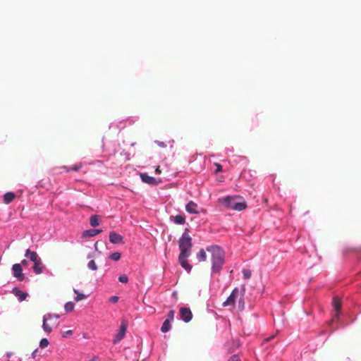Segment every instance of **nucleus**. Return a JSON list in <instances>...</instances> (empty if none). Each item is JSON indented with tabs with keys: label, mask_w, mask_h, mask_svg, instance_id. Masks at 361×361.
<instances>
[{
	"label": "nucleus",
	"mask_w": 361,
	"mask_h": 361,
	"mask_svg": "<svg viewBox=\"0 0 361 361\" xmlns=\"http://www.w3.org/2000/svg\"><path fill=\"white\" fill-rule=\"evenodd\" d=\"M189 229L185 228L181 237L178 240V247L180 254L178 256V262L180 265L188 272L190 273L192 270V265L187 261L191 255V248L192 247V238L188 234Z\"/></svg>",
	"instance_id": "1"
},
{
	"label": "nucleus",
	"mask_w": 361,
	"mask_h": 361,
	"mask_svg": "<svg viewBox=\"0 0 361 361\" xmlns=\"http://www.w3.org/2000/svg\"><path fill=\"white\" fill-rule=\"evenodd\" d=\"M206 251L211 254V277L219 276L226 263V252L217 245L207 246Z\"/></svg>",
	"instance_id": "2"
},
{
	"label": "nucleus",
	"mask_w": 361,
	"mask_h": 361,
	"mask_svg": "<svg viewBox=\"0 0 361 361\" xmlns=\"http://www.w3.org/2000/svg\"><path fill=\"white\" fill-rule=\"evenodd\" d=\"M219 203L223 207L235 211H243L247 207L246 202L239 195H227L219 198Z\"/></svg>",
	"instance_id": "3"
},
{
	"label": "nucleus",
	"mask_w": 361,
	"mask_h": 361,
	"mask_svg": "<svg viewBox=\"0 0 361 361\" xmlns=\"http://www.w3.org/2000/svg\"><path fill=\"white\" fill-rule=\"evenodd\" d=\"M333 310L331 312L332 318L329 321V324L336 323L338 326H344L347 324L345 322L344 317H345L341 311L342 303L338 296H334L332 300Z\"/></svg>",
	"instance_id": "4"
},
{
	"label": "nucleus",
	"mask_w": 361,
	"mask_h": 361,
	"mask_svg": "<svg viewBox=\"0 0 361 361\" xmlns=\"http://www.w3.org/2000/svg\"><path fill=\"white\" fill-rule=\"evenodd\" d=\"M60 316L58 314L51 313H47L43 316L42 329L46 334H49L52 331L51 326L47 323V322L49 321L51 325H55L56 324V320Z\"/></svg>",
	"instance_id": "5"
},
{
	"label": "nucleus",
	"mask_w": 361,
	"mask_h": 361,
	"mask_svg": "<svg viewBox=\"0 0 361 361\" xmlns=\"http://www.w3.org/2000/svg\"><path fill=\"white\" fill-rule=\"evenodd\" d=\"M127 330V323L125 321H122L121 322L120 329L118 331L116 334L114 339L113 343L114 344L118 343L120 342L125 336L126 334Z\"/></svg>",
	"instance_id": "6"
},
{
	"label": "nucleus",
	"mask_w": 361,
	"mask_h": 361,
	"mask_svg": "<svg viewBox=\"0 0 361 361\" xmlns=\"http://www.w3.org/2000/svg\"><path fill=\"white\" fill-rule=\"evenodd\" d=\"M180 319L185 323L190 322L192 319V313L189 307H181L179 310Z\"/></svg>",
	"instance_id": "7"
},
{
	"label": "nucleus",
	"mask_w": 361,
	"mask_h": 361,
	"mask_svg": "<svg viewBox=\"0 0 361 361\" xmlns=\"http://www.w3.org/2000/svg\"><path fill=\"white\" fill-rule=\"evenodd\" d=\"M12 274L13 276L19 281H23L25 279V276L23 274V268L20 264H14L12 266Z\"/></svg>",
	"instance_id": "8"
},
{
	"label": "nucleus",
	"mask_w": 361,
	"mask_h": 361,
	"mask_svg": "<svg viewBox=\"0 0 361 361\" xmlns=\"http://www.w3.org/2000/svg\"><path fill=\"white\" fill-rule=\"evenodd\" d=\"M238 292H239L238 288H235L232 290L230 295L227 298L226 301H224L223 302V306L226 307V306H229V305H233L235 304V300L238 295Z\"/></svg>",
	"instance_id": "9"
},
{
	"label": "nucleus",
	"mask_w": 361,
	"mask_h": 361,
	"mask_svg": "<svg viewBox=\"0 0 361 361\" xmlns=\"http://www.w3.org/2000/svg\"><path fill=\"white\" fill-rule=\"evenodd\" d=\"M109 241L113 244H121L123 243V237L112 231L109 233Z\"/></svg>",
	"instance_id": "10"
},
{
	"label": "nucleus",
	"mask_w": 361,
	"mask_h": 361,
	"mask_svg": "<svg viewBox=\"0 0 361 361\" xmlns=\"http://www.w3.org/2000/svg\"><path fill=\"white\" fill-rule=\"evenodd\" d=\"M140 176L141 180L143 183H147L150 185H155L157 183V179L154 177L149 176L146 173H141L140 174Z\"/></svg>",
	"instance_id": "11"
},
{
	"label": "nucleus",
	"mask_w": 361,
	"mask_h": 361,
	"mask_svg": "<svg viewBox=\"0 0 361 361\" xmlns=\"http://www.w3.org/2000/svg\"><path fill=\"white\" fill-rule=\"evenodd\" d=\"M102 232V229L101 228H90L85 230L82 233V238H92L95 236L96 235Z\"/></svg>",
	"instance_id": "12"
},
{
	"label": "nucleus",
	"mask_w": 361,
	"mask_h": 361,
	"mask_svg": "<svg viewBox=\"0 0 361 361\" xmlns=\"http://www.w3.org/2000/svg\"><path fill=\"white\" fill-rule=\"evenodd\" d=\"M11 292L15 296L18 297L20 302L25 300L28 296L27 293L22 291L18 287H14Z\"/></svg>",
	"instance_id": "13"
},
{
	"label": "nucleus",
	"mask_w": 361,
	"mask_h": 361,
	"mask_svg": "<svg viewBox=\"0 0 361 361\" xmlns=\"http://www.w3.org/2000/svg\"><path fill=\"white\" fill-rule=\"evenodd\" d=\"M197 204L195 203L193 201H190L185 205V210L189 214H199V211L197 210Z\"/></svg>",
	"instance_id": "14"
},
{
	"label": "nucleus",
	"mask_w": 361,
	"mask_h": 361,
	"mask_svg": "<svg viewBox=\"0 0 361 361\" xmlns=\"http://www.w3.org/2000/svg\"><path fill=\"white\" fill-rule=\"evenodd\" d=\"M34 266L32 267L33 271L35 274H40L43 271L44 267L42 265L41 258H38L35 262H33Z\"/></svg>",
	"instance_id": "15"
},
{
	"label": "nucleus",
	"mask_w": 361,
	"mask_h": 361,
	"mask_svg": "<svg viewBox=\"0 0 361 361\" xmlns=\"http://www.w3.org/2000/svg\"><path fill=\"white\" fill-rule=\"evenodd\" d=\"M16 197L13 192H7L3 195V201L5 204H8L12 202Z\"/></svg>",
	"instance_id": "16"
},
{
	"label": "nucleus",
	"mask_w": 361,
	"mask_h": 361,
	"mask_svg": "<svg viewBox=\"0 0 361 361\" xmlns=\"http://www.w3.org/2000/svg\"><path fill=\"white\" fill-rule=\"evenodd\" d=\"M25 257L30 259V261L35 262L39 257L35 251H32L30 249L26 250Z\"/></svg>",
	"instance_id": "17"
},
{
	"label": "nucleus",
	"mask_w": 361,
	"mask_h": 361,
	"mask_svg": "<svg viewBox=\"0 0 361 361\" xmlns=\"http://www.w3.org/2000/svg\"><path fill=\"white\" fill-rule=\"evenodd\" d=\"M82 165L83 164L80 162L79 164L73 165L71 168H68L66 166H63L61 168L65 169L66 172H69L71 171H78L82 167Z\"/></svg>",
	"instance_id": "18"
},
{
	"label": "nucleus",
	"mask_w": 361,
	"mask_h": 361,
	"mask_svg": "<svg viewBox=\"0 0 361 361\" xmlns=\"http://www.w3.org/2000/svg\"><path fill=\"white\" fill-rule=\"evenodd\" d=\"M90 224L92 227L99 226L100 224L99 216L96 214L91 216L90 219Z\"/></svg>",
	"instance_id": "19"
},
{
	"label": "nucleus",
	"mask_w": 361,
	"mask_h": 361,
	"mask_svg": "<svg viewBox=\"0 0 361 361\" xmlns=\"http://www.w3.org/2000/svg\"><path fill=\"white\" fill-rule=\"evenodd\" d=\"M171 329V322L164 320L161 326V331L162 333H166L169 331Z\"/></svg>",
	"instance_id": "20"
},
{
	"label": "nucleus",
	"mask_w": 361,
	"mask_h": 361,
	"mask_svg": "<svg viewBox=\"0 0 361 361\" xmlns=\"http://www.w3.org/2000/svg\"><path fill=\"white\" fill-rule=\"evenodd\" d=\"M173 222L176 224L183 225L185 223V218L180 214H177L173 218Z\"/></svg>",
	"instance_id": "21"
},
{
	"label": "nucleus",
	"mask_w": 361,
	"mask_h": 361,
	"mask_svg": "<svg viewBox=\"0 0 361 361\" xmlns=\"http://www.w3.org/2000/svg\"><path fill=\"white\" fill-rule=\"evenodd\" d=\"M73 292L76 294V296L74 298V301L75 302H79L87 298V295L82 293H80L78 289L74 288Z\"/></svg>",
	"instance_id": "22"
},
{
	"label": "nucleus",
	"mask_w": 361,
	"mask_h": 361,
	"mask_svg": "<svg viewBox=\"0 0 361 361\" xmlns=\"http://www.w3.org/2000/svg\"><path fill=\"white\" fill-rule=\"evenodd\" d=\"M197 259L199 262H204L207 259V254L204 249H200L197 252Z\"/></svg>",
	"instance_id": "23"
},
{
	"label": "nucleus",
	"mask_w": 361,
	"mask_h": 361,
	"mask_svg": "<svg viewBox=\"0 0 361 361\" xmlns=\"http://www.w3.org/2000/svg\"><path fill=\"white\" fill-rule=\"evenodd\" d=\"M75 303L72 301L67 302L64 305V309L67 312H72L74 310Z\"/></svg>",
	"instance_id": "24"
},
{
	"label": "nucleus",
	"mask_w": 361,
	"mask_h": 361,
	"mask_svg": "<svg viewBox=\"0 0 361 361\" xmlns=\"http://www.w3.org/2000/svg\"><path fill=\"white\" fill-rule=\"evenodd\" d=\"M345 252H353L355 254H357L360 252H361V246L346 247Z\"/></svg>",
	"instance_id": "25"
},
{
	"label": "nucleus",
	"mask_w": 361,
	"mask_h": 361,
	"mask_svg": "<svg viewBox=\"0 0 361 361\" xmlns=\"http://www.w3.org/2000/svg\"><path fill=\"white\" fill-rule=\"evenodd\" d=\"M109 259H111V260L113 261H115V262H117L118 261L121 257V254L118 252H114L113 253H111L110 255H109Z\"/></svg>",
	"instance_id": "26"
},
{
	"label": "nucleus",
	"mask_w": 361,
	"mask_h": 361,
	"mask_svg": "<svg viewBox=\"0 0 361 361\" xmlns=\"http://www.w3.org/2000/svg\"><path fill=\"white\" fill-rule=\"evenodd\" d=\"M87 268L92 271H96L97 270V266L94 262V259H92L90 260L88 263H87Z\"/></svg>",
	"instance_id": "27"
},
{
	"label": "nucleus",
	"mask_w": 361,
	"mask_h": 361,
	"mask_svg": "<svg viewBox=\"0 0 361 361\" xmlns=\"http://www.w3.org/2000/svg\"><path fill=\"white\" fill-rule=\"evenodd\" d=\"M49 340L46 338H44L40 340L39 346L40 348H44L46 347H47L49 345Z\"/></svg>",
	"instance_id": "28"
},
{
	"label": "nucleus",
	"mask_w": 361,
	"mask_h": 361,
	"mask_svg": "<svg viewBox=\"0 0 361 361\" xmlns=\"http://www.w3.org/2000/svg\"><path fill=\"white\" fill-rule=\"evenodd\" d=\"M174 315L175 311L173 310H169L167 314V318L165 320L172 322L174 319Z\"/></svg>",
	"instance_id": "29"
},
{
	"label": "nucleus",
	"mask_w": 361,
	"mask_h": 361,
	"mask_svg": "<svg viewBox=\"0 0 361 361\" xmlns=\"http://www.w3.org/2000/svg\"><path fill=\"white\" fill-rule=\"evenodd\" d=\"M243 278L245 279H249L251 277L252 272L250 269H244L242 271Z\"/></svg>",
	"instance_id": "30"
},
{
	"label": "nucleus",
	"mask_w": 361,
	"mask_h": 361,
	"mask_svg": "<svg viewBox=\"0 0 361 361\" xmlns=\"http://www.w3.org/2000/svg\"><path fill=\"white\" fill-rule=\"evenodd\" d=\"M139 117L138 116H130L127 118L126 123H128L129 125L135 123L137 121H138Z\"/></svg>",
	"instance_id": "31"
},
{
	"label": "nucleus",
	"mask_w": 361,
	"mask_h": 361,
	"mask_svg": "<svg viewBox=\"0 0 361 361\" xmlns=\"http://www.w3.org/2000/svg\"><path fill=\"white\" fill-rule=\"evenodd\" d=\"M118 281L123 283H127L128 282V277L126 274H121L118 276Z\"/></svg>",
	"instance_id": "32"
},
{
	"label": "nucleus",
	"mask_w": 361,
	"mask_h": 361,
	"mask_svg": "<svg viewBox=\"0 0 361 361\" xmlns=\"http://www.w3.org/2000/svg\"><path fill=\"white\" fill-rule=\"evenodd\" d=\"M73 334L72 330H68L66 331L62 332V337L63 338H67Z\"/></svg>",
	"instance_id": "33"
},
{
	"label": "nucleus",
	"mask_w": 361,
	"mask_h": 361,
	"mask_svg": "<svg viewBox=\"0 0 361 361\" xmlns=\"http://www.w3.org/2000/svg\"><path fill=\"white\" fill-rule=\"evenodd\" d=\"M228 361H240V357L238 355H233Z\"/></svg>",
	"instance_id": "34"
},
{
	"label": "nucleus",
	"mask_w": 361,
	"mask_h": 361,
	"mask_svg": "<svg viewBox=\"0 0 361 361\" xmlns=\"http://www.w3.org/2000/svg\"><path fill=\"white\" fill-rule=\"evenodd\" d=\"M155 143H157L158 146H159L162 148H165L167 146V145L164 142H162V141L156 140Z\"/></svg>",
	"instance_id": "35"
},
{
	"label": "nucleus",
	"mask_w": 361,
	"mask_h": 361,
	"mask_svg": "<svg viewBox=\"0 0 361 361\" xmlns=\"http://www.w3.org/2000/svg\"><path fill=\"white\" fill-rule=\"evenodd\" d=\"M118 297L117 295L111 296L109 299V301L112 303H116L118 301Z\"/></svg>",
	"instance_id": "36"
},
{
	"label": "nucleus",
	"mask_w": 361,
	"mask_h": 361,
	"mask_svg": "<svg viewBox=\"0 0 361 361\" xmlns=\"http://www.w3.org/2000/svg\"><path fill=\"white\" fill-rule=\"evenodd\" d=\"M215 166H216V172L219 173V172L222 171L223 167L220 164L216 163Z\"/></svg>",
	"instance_id": "37"
},
{
	"label": "nucleus",
	"mask_w": 361,
	"mask_h": 361,
	"mask_svg": "<svg viewBox=\"0 0 361 361\" xmlns=\"http://www.w3.org/2000/svg\"><path fill=\"white\" fill-rule=\"evenodd\" d=\"M276 334H273V335H271V336H269V337L266 338L264 339V341H265V342H268V341H271L272 339H274V338L276 337Z\"/></svg>",
	"instance_id": "38"
},
{
	"label": "nucleus",
	"mask_w": 361,
	"mask_h": 361,
	"mask_svg": "<svg viewBox=\"0 0 361 361\" xmlns=\"http://www.w3.org/2000/svg\"><path fill=\"white\" fill-rule=\"evenodd\" d=\"M326 334V331L323 330V331H321L319 336H318V338H321L322 336L325 335Z\"/></svg>",
	"instance_id": "39"
},
{
	"label": "nucleus",
	"mask_w": 361,
	"mask_h": 361,
	"mask_svg": "<svg viewBox=\"0 0 361 361\" xmlns=\"http://www.w3.org/2000/svg\"><path fill=\"white\" fill-rule=\"evenodd\" d=\"M94 257V253H93V252H90V253H89V254L87 255V257L88 259H91V258H93Z\"/></svg>",
	"instance_id": "40"
},
{
	"label": "nucleus",
	"mask_w": 361,
	"mask_h": 361,
	"mask_svg": "<svg viewBox=\"0 0 361 361\" xmlns=\"http://www.w3.org/2000/svg\"><path fill=\"white\" fill-rule=\"evenodd\" d=\"M12 355H13V353H12V352H6V356L8 358L11 357L12 356Z\"/></svg>",
	"instance_id": "41"
},
{
	"label": "nucleus",
	"mask_w": 361,
	"mask_h": 361,
	"mask_svg": "<svg viewBox=\"0 0 361 361\" xmlns=\"http://www.w3.org/2000/svg\"><path fill=\"white\" fill-rule=\"evenodd\" d=\"M37 351H38V349L37 348V349H35V350L32 352V357H35V356H36V354H37Z\"/></svg>",
	"instance_id": "42"
},
{
	"label": "nucleus",
	"mask_w": 361,
	"mask_h": 361,
	"mask_svg": "<svg viewBox=\"0 0 361 361\" xmlns=\"http://www.w3.org/2000/svg\"><path fill=\"white\" fill-rule=\"evenodd\" d=\"M97 357H94L92 359H91L90 361H96L97 360Z\"/></svg>",
	"instance_id": "43"
},
{
	"label": "nucleus",
	"mask_w": 361,
	"mask_h": 361,
	"mask_svg": "<svg viewBox=\"0 0 361 361\" xmlns=\"http://www.w3.org/2000/svg\"><path fill=\"white\" fill-rule=\"evenodd\" d=\"M94 247H95V250H97V243H94Z\"/></svg>",
	"instance_id": "44"
},
{
	"label": "nucleus",
	"mask_w": 361,
	"mask_h": 361,
	"mask_svg": "<svg viewBox=\"0 0 361 361\" xmlns=\"http://www.w3.org/2000/svg\"><path fill=\"white\" fill-rule=\"evenodd\" d=\"M22 263H23V264H26V263H27V262H26V260H25V259H23V260L22 261Z\"/></svg>",
	"instance_id": "45"
},
{
	"label": "nucleus",
	"mask_w": 361,
	"mask_h": 361,
	"mask_svg": "<svg viewBox=\"0 0 361 361\" xmlns=\"http://www.w3.org/2000/svg\"><path fill=\"white\" fill-rule=\"evenodd\" d=\"M126 159H127L128 160H129V159H130V158H129V154H128L126 155Z\"/></svg>",
	"instance_id": "46"
},
{
	"label": "nucleus",
	"mask_w": 361,
	"mask_h": 361,
	"mask_svg": "<svg viewBox=\"0 0 361 361\" xmlns=\"http://www.w3.org/2000/svg\"><path fill=\"white\" fill-rule=\"evenodd\" d=\"M135 144H136L135 142H133L130 144V145L133 147V146H135Z\"/></svg>",
	"instance_id": "47"
},
{
	"label": "nucleus",
	"mask_w": 361,
	"mask_h": 361,
	"mask_svg": "<svg viewBox=\"0 0 361 361\" xmlns=\"http://www.w3.org/2000/svg\"><path fill=\"white\" fill-rule=\"evenodd\" d=\"M325 340H326V339H324V340H321V343H322V344H323V343H324Z\"/></svg>",
	"instance_id": "48"
},
{
	"label": "nucleus",
	"mask_w": 361,
	"mask_h": 361,
	"mask_svg": "<svg viewBox=\"0 0 361 361\" xmlns=\"http://www.w3.org/2000/svg\"><path fill=\"white\" fill-rule=\"evenodd\" d=\"M176 292H173V296H176Z\"/></svg>",
	"instance_id": "49"
},
{
	"label": "nucleus",
	"mask_w": 361,
	"mask_h": 361,
	"mask_svg": "<svg viewBox=\"0 0 361 361\" xmlns=\"http://www.w3.org/2000/svg\"><path fill=\"white\" fill-rule=\"evenodd\" d=\"M226 150H227V152H228H228H232V150H231V149H227Z\"/></svg>",
	"instance_id": "50"
}]
</instances>
